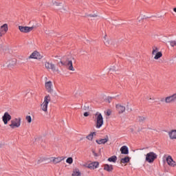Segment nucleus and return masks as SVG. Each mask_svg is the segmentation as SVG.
I'll return each instance as SVG.
<instances>
[{
	"instance_id": "f257e3e1",
	"label": "nucleus",
	"mask_w": 176,
	"mask_h": 176,
	"mask_svg": "<svg viewBox=\"0 0 176 176\" xmlns=\"http://www.w3.org/2000/svg\"><path fill=\"white\" fill-rule=\"evenodd\" d=\"M95 123L96 129H101L102 125L104 124V118L102 117V114L100 112H97L95 114Z\"/></svg>"
},
{
	"instance_id": "f03ea898",
	"label": "nucleus",
	"mask_w": 176,
	"mask_h": 176,
	"mask_svg": "<svg viewBox=\"0 0 176 176\" xmlns=\"http://www.w3.org/2000/svg\"><path fill=\"white\" fill-rule=\"evenodd\" d=\"M157 159V154L155 153L154 152H149L146 154L145 162L152 164L155 160Z\"/></svg>"
},
{
	"instance_id": "7ed1b4c3",
	"label": "nucleus",
	"mask_w": 176,
	"mask_h": 176,
	"mask_svg": "<svg viewBox=\"0 0 176 176\" xmlns=\"http://www.w3.org/2000/svg\"><path fill=\"white\" fill-rule=\"evenodd\" d=\"M10 123L11 124H10L9 126L11 129H17L21 125V118H14L11 120Z\"/></svg>"
},
{
	"instance_id": "20e7f679",
	"label": "nucleus",
	"mask_w": 176,
	"mask_h": 176,
	"mask_svg": "<svg viewBox=\"0 0 176 176\" xmlns=\"http://www.w3.org/2000/svg\"><path fill=\"white\" fill-rule=\"evenodd\" d=\"M152 55L155 56V60H159L160 57H162L163 54L162 52H159V48H157V47H153Z\"/></svg>"
},
{
	"instance_id": "39448f33",
	"label": "nucleus",
	"mask_w": 176,
	"mask_h": 176,
	"mask_svg": "<svg viewBox=\"0 0 176 176\" xmlns=\"http://www.w3.org/2000/svg\"><path fill=\"white\" fill-rule=\"evenodd\" d=\"M34 28H36V26L32 25V27L28 26H19V30L21 31V32H23L25 34H27L28 32H31Z\"/></svg>"
},
{
	"instance_id": "423d86ee",
	"label": "nucleus",
	"mask_w": 176,
	"mask_h": 176,
	"mask_svg": "<svg viewBox=\"0 0 176 176\" xmlns=\"http://www.w3.org/2000/svg\"><path fill=\"white\" fill-rule=\"evenodd\" d=\"M50 102V96H45L44 98V102L41 104V109L43 111H47V105Z\"/></svg>"
},
{
	"instance_id": "0eeeda50",
	"label": "nucleus",
	"mask_w": 176,
	"mask_h": 176,
	"mask_svg": "<svg viewBox=\"0 0 176 176\" xmlns=\"http://www.w3.org/2000/svg\"><path fill=\"white\" fill-rule=\"evenodd\" d=\"M176 102V93L165 98L166 104H173Z\"/></svg>"
},
{
	"instance_id": "6e6552de",
	"label": "nucleus",
	"mask_w": 176,
	"mask_h": 176,
	"mask_svg": "<svg viewBox=\"0 0 176 176\" xmlns=\"http://www.w3.org/2000/svg\"><path fill=\"white\" fill-rule=\"evenodd\" d=\"M45 87L47 93H50V94L53 93V82H52V81L45 82Z\"/></svg>"
},
{
	"instance_id": "1a4fd4ad",
	"label": "nucleus",
	"mask_w": 176,
	"mask_h": 176,
	"mask_svg": "<svg viewBox=\"0 0 176 176\" xmlns=\"http://www.w3.org/2000/svg\"><path fill=\"white\" fill-rule=\"evenodd\" d=\"M2 120L4 124H8V122L12 120V116L9 113L6 112L2 117Z\"/></svg>"
},
{
	"instance_id": "9d476101",
	"label": "nucleus",
	"mask_w": 176,
	"mask_h": 176,
	"mask_svg": "<svg viewBox=\"0 0 176 176\" xmlns=\"http://www.w3.org/2000/svg\"><path fill=\"white\" fill-rule=\"evenodd\" d=\"M60 63L61 65H67L69 71H75V68H74V65H72V60H66L65 63H63V61H60Z\"/></svg>"
},
{
	"instance_id": "9b49d317",
	"label": "nucleus",
	"mask_w": 176,
	"mask_h": 176,
	"mask_svg": "<svg viewBox=\"0 0 176 176\" xmlns=\"http://www.w3.org/2000/svg\"><path fill=\"white\" fill-rule=\"evenodd\" d=\"M65 157H52L50 158V161L53 162L54 164H58V163H61L63 160H64Z\"/></svg>"
},
{
	"instance_id": "f8f14e48",
	"label": "nucleus",
	"mask_w": 176,
	"mask_h": 176,
	"mask_svg": "<svg viewBox=\"0 0 176 176\" xmlns=\"http://www.w3.org/2000/svg\"><path fill=\"white\" fill-rule=\"evenodd\" d=\"M8 24H4L0 27V38H2L8 32Z\"/></svg>"
},
{
	"instance_id": "ddd939ff",
	"label": "nucleus",
	"mask_w": 176,
	"mask_h": 176,
	"mask_svg": "<svg viewBox=\"0 0 176 176\" xmlns=\"http://www.w3.org/2000/svg\"><path fill=\"white\" fill-rule=\"evenodd\" d=\"M166 163L168 164L170 167H175L176 166V162L173 160V157L171 155H168L166 157Z\"/></svg>"
},
{
	"instance_id": "4468645a",
	"label": "nucleus",
	"mask_w": 176,
	"mask_h": 176,
	"mask_svg": "<svg viewBox=\"0 0 176 176\" xmlns=\"http://www.w3.org/2000/svg\"><path fill=\"white\" fill-rule=\"evenodd\" d=\"M99 164L98 162H94L88 164L87 168H90V170H96V168H98Z\"/></svg>"
},
{
	"instance_id": "2eb2a0df",
	"label": "nucleus",
	"mask_w": 176,
	"mask_h": 176,
	"mask_svg": "<svg viewBox=\"0 0 176 176\" xmlns=\"http://www.w3.org/2000/svg\"><path fill=\"white\" fill-rule=\"evenodd\" d=\"M108 141H109V138H108V136H106V138L104 139H99L96 140L97 144H98L99 145H104V144H107V142H108Z\"/></svg>"
},
{
	"instance_id": "dca6fc26",
	"label": "nucleus",
	"mask_w": 176,
	"mask_h": 176,
	"mask_svg": "<svg viewBox=\"0 0 176 176\" xmlns=\"http://www.w3.org/2000/svg\"><path fill=\"white\" fill-rule=\"evenodd\" d=\"M45 66V68H47V69H52L53 71H57V69H56V66H54L53 63L46 62Z\"/></svg>"
},
{
	"instance_id": "f3484780",
	"label": "nucleus",
	"mask_w": 176,
	"mask_h": 176,
	"mask_svg": "<svg viewBox=\"0 0 176 176\" xmlns=\"http://www.w3.org/2000/svg\"><path fill=\"white\" fill-rule=\"evenodd\" d=\"M116 109L117 111H126V109H130L129 108H126L124 105L120 103L116 105Z\"/></svg>"
},
{
	"instance_id": "a211bd4d",
	"label": "nucleus",
	"mask_w": 176,
	"mask_h": 176,
	"mask_svg": "<svg viewBox=\"0 0 176 176\" xmlns=\"http://www.w3.org/2000/svg\"><path fill=\"white\" fill-rule=\"evenodd\" d=\"M120 152L122 155H129V148L126 146H122L120 148Z\"/></svg>"
},
{
	"instance_id": "6ab92c4d",
	"label": "nucleus",
	"mask_w": 176,
	"mask_h": 176,
	"mask_svg": "<svg viewBox=\"0 0 176 176\" xmlns=\"http://www.w3.org/2000/svg\"><path fill=\"white\" fill-rule=\"evenodd\" d=\"M29 58H41V54L38 52H34L29 56Z\"/></svg>"
},
{
	"instance_id": "aec40b11",
	"label": "nucleus",
	"mask_w": 176,
	"mask_h": 176,
	"mask_svg": "<svg viewBox=\"0 0 176 176\" xmlns=\"http://www.w3.org/2000/svg\"><path fill=\"white\" fill-rule=\"evenodd\" d=\"M32 118H34V113L31 111L30 113H29V115L27 116L25 118L28 123H31V122H32Z\"/></svg>"
},
{
	"instance_id": "412c9836",
	"label": "nucleus",
	"mask_w": 176,
	"mask_h": 176,
	"mask_svg": "<svg viewBox=\"0 0 176 176\" xmlns=\"http://www.w3.org/2000/svg\"><path fill=\"white\" fill-rule=\"evenodd\" d=\"M168 134L170 140H176V130H172Z\"/></svg>"
},
{
	"instance_id": "4be33fe9",
	"label": "nucleus",
	"mask_w": 176,
	"mask_h": 176,
	"mask_svg": "<svg viewBox=\"0 0 176 176\" xmlns=\"http://www.w3.org/2000/svg\"><path fill=\"white\" fill-rule=\"evenodd\" d=\"M104 170H105L106 171H108L109 173H111V171L113 170V166L109 164H104Z\"/></svg>"
},
{
	"instance_id": "5701e85b",
	"label": "nucleus",
	"mask_w": 176,
	"mask_h": 176,
	"mask_svg": "<svg viewBox=\"0 0 176 176\" xmlns=\"http://www.w3.org/2000/svg\"><path fill=\"white\" fill-rule=\"evenodd\" d=\"M72 176H82V173H80V170H79V169L76 168L73 170Z\"/></svg>"
},
{
	"instance_id": "b1692460",
	"label": "nucleus",
	"mask_w": 176,
	"mask_h": 176,
	"mask_svg": "<svg viewBox=\"0 0 176 176\" xmlns=\"http://www.w3.org/2000/svg\"><path fill=\"white\" fill-rule=\"evenodd\" d=\"M129 162H130V157L129 156H126L120 160L121 164L123 163L124 164L126 163H129Z\"/></svg>"
},
{
	"instance_id": "393cba45",
	"label": "nucleus",
	"mask_w": 176,
	"mask_h": 176,
	"mask_svg": "<svg viewBox=\"0 0 176 176\" xmlns=\"http://www.w3.org/2000/svg\"><path fill=\"white\" fill-rule=\"evenodd\" d=\"M118 157L116 155H113L108 159V162H113V163H116Z\"/></svg>"
},
{
	"instance_id": "a878e982",
	"label": "nucleus",
	"mask_w": 176,
	"mask_h": 176,
	"mask_svg": "<svg viewBox=\"0 0 176 176\" xmlns=\"http://www.w3.org/2000/svg\"><path fill=\"white\" fill-rule=\"evenodd\" d=\"M96 135V132L91 133L87 136V140H89V141H91L93 140V137Z\"/></svg>"
},
{
	"instance_id": "bb28decb",
	"label": "nucleus",
	"mask_w": 176,
	"mask_h": 176,
	"mask_svg": "<svg viewBox=\"0 0 176 176\" xmlns=\"http://www.w3.org/2000/svg\"><path fill=\"white\" fill-rule=\"evenodd\" d=\"M145 118L143 116H139L138 117V122H139L140 123H144V122H145Z\"/></svg>"
},
{
	"instance_id": "cd10ccee",
	"label": "nucleus",
	"mask_w": 176,
	"mask_h": 176,
	"mask_svg": "<svg viewBox=\"0 0 176 176\" xmlns=\"http://www.w3.org/2000/svg\"><path fill=\"white\" fill-rule=\"evenodd\" d=\"M104 45H105L106 46H109V45H111V40L107 38V37H104Z\"/></svg>"
},
{
	"instance_id": "c85d7f7f",
	"label": "nucleus",
	"mask_w": 176,
	"mask_h": 176,
	"mask_svg": "<svg viewBox=\"0 0 176 176\" xmlns=\"http://www.w3.org/2000/svg\"><path fill=\"white\" fill-rule=\"evenodd\" d=\"M66 163H68V164H72V163H74V159H72V157H68L66 160Z\"/></svg>"
},
{
	"instance_id": "c756f323",
	"label": "nucleus",
	"mask_w": 176,
	"mask_h": 176,
	"mask_svg": "<svg viewBox=\"0 0 176 176\" xmlns=\"http://www.w3.org/2000/svg\"><path fill=\"white\" fill-rule=\"evenodd\" d=\"M105 115H107V116H111V115H112V111H107V112H105Z\"/></svg>"
},
{
	"instance_id": "7c9ffc66",
	"label": "nucleus",
	"mask_w": 176,
	"mask_h": 176,
	"mask_svg": "<svg viewBox=\"0 0 176 176\" xmlns=\"http://www.w3.org/2000/svg\"><path fill=\"white\" fill-rule=\"evenodd\" d=\"M43 116H48L49 112L47 111H44V113H42Z\"/></svg>"
},
{
	"instance_id": "2f4dec72",
	"label": "nucleus",
	"mask_w": 176,
	"mask_h": 176,
	"mask_svg": "<svg viewBox=\"0 0 176 176\" xmlns=\"http://www.w3.org/2000/svg\"><path fill=\"white\" fill-rule=\"evenodd\" d=\"M90 115V112L87 111L84 113V116H85V118H87V116H89Z\"/></svg>"
},
{
	"instance_id": "473e14b6",
	"label": "nucleus",
	"mask_w": 176,
	"mask_h": 176,
	"mask_svg": "<svg viewBox=\"0 0 176 176\" xmlns=\"http://www.w3.org/2000/svg\"><path fill=\"white\" fill-rule=\"evenodd\" d=\"M89 109H90V107H89V106H85L84 107V110L85 111H89Z\"/></svg>"
},
{
	"instance_id": "72a5a7b5",
	"label": "nucleus",
	"mask_w": 176,
	"mask_h": 176,
	"mask_svg": "<svg viewBox=\"0 0 176 176\" xmlns=\"http://www.w3.org/2000/svg\"><path fill=\"white\" fill-rule=\"evenodd\" d=\"M92 153H93L94 156H95V157H97L98 156V154H97L96 153V151H92Z\"/></svg>"
},
{
	"instance_id": "f704fd0d",
	"label": "nucleus",
	"mask_w": 176,
	"mask_h": 176,
	"mask_svg": "<svg viewBox=\"0 0 176 176\" xmlns=\"http://www.w3.org/2000/svg\"><path fill=\"white\" fill-rule=\"evenodd\" d=\"M82 167H87V166H89V164L85 163V164H82Z\"/></svg>"
},
{
	"instance_id": "c9c22d12",
	"label": "nucleus",
	"mask_w": 176,
	"mask_h": 176,
	"mask_svg": "<svg viewBox=\"0 0 176 176\" xmlns=\"http://www.w3.org/2000/svg\"><path fill=\"white\" fill-rule=\"evenodd\" d=\"M54 5H56V6H58V5H60V4L54 1Z\"/></svg>"
},
{
	"instance_id": "e433bc0d",
	"label": "nucleus",
	"mask_w": 176,
	"mask_h": 176,
	"mask_svg": "<svg viewBox=\"0 0 176 176\" xmlns=\"http://www.w3.org/2000/svg\"><path fill=\"white\" fill-rule=\"evenodd\" d=\"M89 17H97V15H96V14H94V15L90 14V15H89Z\"/></svg>"
},
{
	"instance_id": "4c0bfd02",
	"label": "nucleus",
	"mask_w": 176,
	"mask_h": 176,
	"mask_svg": "<svg viewBox=\"0 0 176 176\" xmlns=\"http://www.w3.org/2000/svg\"><path fill=\"white\" fill-rule=\"evenodd\" d=\"M108 100H109V102H111V101L112 100V98H108Z\"/></svg>"
},
{
	"instance_id": "58836bf2",
	"label": "nucleus",
	"mask_w": 176,
	"mask_h": 176,
	"mask_svg": "<svg viewBox=\"0 0 176 176\" xmlns=\"http://www.w3.org/2000/svg\"><path fill=\"white\" fill-rule=\"evenodd\" d=\"M131 133H134V129L131 128L130 129Z\"/></svg>"
},
{
	"instance_id": "ea45409f",
	"label": "nucleus",
	"mask_w": 176,
	"mask_h": 176,
	"mask_svg": "<svg viewBox=\"0 0 176 176\" xmlns=\"http://www.w3.org/2000/svg\"><path fill=\"white\" fill-rule=\"evenodd\" d=\"M173 12H175L176 13V8H173Z\"/></svg>"
},
{
	"instance_id": "a19ab883",
	"label": "nucleus",
	"mask_w": 176,
	"mask_h": 176,
	"mask_svg": "<svg viewBox=\"0 0 176 176\" xmlns=\"http://www.w3.org/2000/svg\"><path fill=\"white\" fill-rule=\"evenodd\" d=\"M149 100H155V98H150Z\"/></svg>"
},
{
	"instance_id": "79ce46f5",
	"label": "nucleus",
	"mask_w": 176,
	"mask_h": 176,
	"mask_svg": "<svg viewBox=\"0 0 176 176\" xmlns=\"http://www.w3.org/2000/svg\"><path fill=\"white\" fill-rule=\"evenodd\" d=\"M14 64H16V61H14V63L12 64V65H14Z\"/></svg>"
},
{
	"instance_id": "37998d69",
	"label": "nucleus",
	"mask_w": 176,
	"mask_h": 176,
	"mask_svg": "<svg viewBox=\"0 0 176 176\" xmlns=\"http://www.w3.org/2000/svg\"><path fill=\"white\" fill-rule=\"evenodd\" d=\"M119 113H120H120H123V111H120Z\"/></svg>"
},
{
	"instance_id": "c03bdc74",
	"label": "nucleus",
	"mask_w": 176,
	"mask_h": 176,
	"mask_svg": "<svg viewBox=\"0 0 176 176\" xmlns=\"http://www.w3.org/2000/svg\"><path fill=\"white\" fill-rule=\"evenodd\" d=\"M8 67H10V64L8 65Z\"/></svg>"
}]
</instances>
